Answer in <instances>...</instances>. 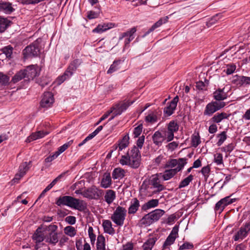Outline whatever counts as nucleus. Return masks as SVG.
Returning <instances> with one entry per match:
<instances>
[{
  "instance_id": "obj_32",
  "label": "nucleus",
  "mask_w": 250,
  "mask_h": 250,
  "mask_svg": "<svg viewBox=\"0 0 250 250\" xmlns=\"http://www.w3.org/2000/svg\"><path fill=\"white\" fill-rule=\"evenodd\" d=\"M63 176V174H62L55 178L46 188L42 191L39 197L42 198L44 196L45 193L49 191L57 183V182Z\"/></svg>"
},
{
  "instance_id": "obj_38",
  "label": "nucleus",
  "mask_w": 250,
  "mask_h": 250,
  "mask_svg": "<svg viewBox=\"0 0 250 250\" xmlns=\"http://www.w3.org/2000/svg\"><path fill=\"white\" fill-rule=\"evenodd\" d=\"M32 237L33 239L35 241L36 243L42 242L44 238V235L40 228L37 229Z\"/></svg>"
},
{
  "instance_id": "obj_17",
  "label": "nucleus",
  "mask_w": 250,
  "mask_h": 250,
  "mask_svg": "<svg viewBox=\"0 0 250 250\" xmlns=\"http://www.w3.org/2000/svg\"><path fill=\"white\" fill-rule=\"evenodd\" d=\"M129 136L128 135H126L123 137L122 140L119 142L118 145H114L112 147L114 148L115 150H116L118 147H119V150L121 151L128 146L129 144Z\"/></svg>"
},
{
  "instance_id": "obj_11",
  "label": "nucleus",
  "mask_w": 250,
  "mask_h": 250,
  "mask_svg": "<svg viewBox=\"0 0 250 250\" xmlns=\"http://www.w3.org/2000/svg\"><path fill=\"white\" fill-rule=\"evenodd\" d=\"M178 236V227L177 226H175L173 228L172 231L165 241L163 245V247L164 248H167V247L172 245Z\"/></svg>"
},
{
  "instance_id": "obj_25",
  "label": "nucleus",
  "mask_w": 250,
  "mask_h": 250,
  "mask_svg": "<svg viewBox=\"0 0 250 250\" xmlns=\"http://www.w3.org/2000/svg\"><path fill=\"white\" fill-rule=\"evenodd\" d=\"M0 10L6 14H10L14 9L10 3L2 2L0 3Z\"/></svg>"
},
{
  "instance_id": "obj_30",
  "label": "nucleus",
  "mask_w": 250,
  "mask_h": 250,
  "mask_svg": "<svg viewBox=\"0 0 250 250\" xmlns=\"http://www.w3.org/2000/svg\"><path fill=\"white\" fill-rule=\"evenodd\" d=\"M229 115L225 113L222 112L218 113L214 115L210 119V121L215 123H219L221 122L223 119H227Z\"/></svg>"
},
{
  "instance_id": "obj_26",
  "label": "nucleus",
  "mask_w": 250,
  "mask_h": 250,
  "mask_svg": "<svg viewBox=\"0 0 250 250\" xmlns=\"http://www.w3.org/2000/svg\"><path fill=\"white\" fill-rule=\"evenodd\" d=\"M116 198L115 192L113 190H107L104 195L105 201L108 204H111Z\"/></svg>"
},
{
  "instance_id": "obj_44",
  "label": "nucleus",
  "mask_w": 250,
  "mask_h": 250,
  "mask_svg": "<svg viewBox=\"0 0 250 250\" xmlns=\"http://www.w3.org/2000/svg\"><path fill=\"white\" fill-rule=\"evenodd\" d=\"M64 233L70 237H74L76 234L77 230L73 227L68 226L64 229Z\"/></svg>"
},
{
  "instance_id": "obj_59",
  "label": "nucleus",
  "mask_w": 250,
  "mask_h": 250,
  "mask_svg": "<svg viewBox=\"0 0 250 250\" xmlns=\"http://www.w3.org/2000/svg\"><path fill=\"white\" fill-rule=\"evenodd\" d=\"M142 129H143L142 125H140L134 128V131H133V134H134V137L137 138L141 134V133L142 131Z\"/></svg>"
},
{
  "instance_id": "obj_12",
  "label": "nucleus",
  "mask_w": 250,
  "mask_h": 250,
  "mask_svg": "<svg viewBox=\"0 0 250 250\" xmlns=\"http://www.w3.org/2000/svg\"><path fill=\"white\" fill-rule=\"evenodd\" d=\"M250 230V223H247L245 225L242 227L237 233L234 236V241H238L239 239H243L246 237L248 232Z\"/></svg>"
},
{
  "instance_id": "obj_37",
  "label": "nucleus",
  "mask_w": 250,
  "mask_h": 250,
  "mask_svg": "<svg viewBox=\"0 0 250 250\" xmlns=\"http://www.w3.org/2000/svg\"><path fill=\"white\" fill-rule=\"evenodd\" d=\"M26 77V72L23 70L18 71L12 78L11 82L15 83Z\"/></svg>"
},
{
  "instance_id": "obj_8",
  "label": "nucleus",
  "mask_w": 250,
  "mask_h": 250,
  "mask_svg": "<svg viewBox=\"0 0 250 250\" xmlns=\"http://www.w3.org/2000/svg\"><path fill=\"white\" fill-rule=\"evenodd\" d=\"M161 173H156L152 175L149 178V183L153 188L156 189L153 193H156L163 190L165 189L164 186L161 184Z\"/></svg>"
},
{
  "instance_id": "obj_51",
  "label": "nucleus",
  "mask_w": 250,
  "mask_h": 250,
  "mask_svg": "<svg viewBox=\"0 0 250 250\" xmlns=\"http://www.w3.org/2000/svg\"><path fill=\"white\" fill-rule=\"evenodd\" d=\"M200 138L198 134L193 135L191 139L192 146L193 147H196L200 143Z\"/></svg>"
},
{
  "instance_id": "obj_5",
  "label": "nucleus",
  "mask_w": 250,
  "mask_h": 250,
  "mask_svg": "<svg viewBox=\"0 0 250 250\" xmlns=\"http://www.w3.org/2000/svg\"><path fill=\"white\" fill-rule=\"evenodd\" d=\"M104 194V191L93 186L84 190L83 196L90 199H99Z\"/></svg>"
},
{
  "instance_id": "obj_14",
  "label": "nucleus",
  "mask_w": 250,
  "mask_h": 250,
  "mask_svg": "<svg viewBox=\"0 0 250 250\" xmlns=\"http://www.w3.org/2000/svg\"><path fill=\"white\" fill-rule=\"evenodd\" d=\"M179 97L178 96H176L169 103V104L167 105V106L164 108V113L167 116L171 115L173 113L175 110L176 109Z\"/></svg>"
},
{
  "instance_id": "obj_35",
  "label": "nucleus",
  "mask_w": 250,
  "mask_h": 250,
  "mask_svg": "<svg viewBox=\"0 0 250 250\" xmlns=\"http://www.w3.org/2000/svg\"><path fill=\"white\" fill-rule=\"evenodd\" d=\"M63 176V174H62L55 178L46 188L42 191L39 197L42 198L44 196L45 193L49 191L57 183V182Z\"/></svg>"
},
{
  "instance_id": "obj_31",
  "label": "nucleus",
  "mask_w": 250,
  "mask_h": 250,
  "mask_svg": "<svg viewBox=\"0 0 250 250\" xmlns=\"http://www.w3.org/2000/svg\"><path fill=\"white\" fill-rule=\"evenodd\" d=\"M111 184V178L110 173H105L101 181V185L104 188H108Z\"/></svg>"
},
{
  "instance_id": "obj_19",
  "label": "nucleus",
  "mask_w": 250,
  "mask_h": 250,
  "mask_svg": "<svg viewBox=\"0 0 250 250\" xmlns=\"http://www.w3.org/2000/svg\"><path fill=\"white\" fill-rule=\"evenodd\" d=\"M140 207L139 200L136 198H133L130 202V205L128 208V214H134L138 210Z\"/></svg>"
},
{
  "instance_id": "obj_41",
  "label": "nucleus",
  "mask_w": 250,
  "mask_h": 250,
  "mask_svg": "<svg viewBox=\"0 0 250 250\" xmlns=\"http://www.w3.org/2000/svg\"><path fill=\"white\" fill-rule=\"evenodd\" d=\"M156 239L154 237L148 239L143 245L144 250H151L155 243Z\"/></svg>"
},
{
  "instance_id": "obj_40",
  "label": "nucleus",
  "mask_w": 250,
  "mask_h": 250,
  "mask_svg": "<svg viewBox=\"0 0 250 250\" xmlns=\"http://www.w3.org/2000/svg\"><path fill=\"white\" fill-rule=\"evenodd\" d=\"M167 17H166L164 19H160L158 21H157L155 23H154L151 27L148 30V31H147L144 36H146L147 35H148L150 32L154 31L156 28L160 27L161 25L163 24L164 23H166L167 21Z\"/></svg>"
},
{
  "instance_id": "obj_2",
  "label": "nucleus",
  "mask_w": 250,
  "mask_h": 250,
  "mask_svg": "<svg viewBox=\"0 0 250 250\" xmlns=\"http://www.w3.org/2000/svg\"><path fill=\"white\" fill-rule=\"evenodd\" d=\"M187 164V159L180 158L171 159L167 161L165 165V167L169 168L165 172H179L182 170L185 165Z\"/></svg>"
},
{
  "instance_id": "obj_53",
  "label": "nucleus",
  "mask_w": 250,
  "mask_h": 250,
  "mask_svg": "<svg viewBox=\"0 0 250 250\" xmlns=\"http://www.w3.org/2000/svg\"><path fill=\"white\" fill-rule=\"evenodd\" d=\"M73 141H70L64 144L58 148V150L57 151L59 154H61L63 152H64L72 144Z\"/></svg>"
},
{
  "instance_id": "obj_16",
  "label": "nucleus",
  "mask_w": 250,
  "mask_h": 250,
  "mask_svg": "<svg viewBox=\"0 0 250 250\" xmlns=\"http://www.w3.org/2000/svg\"><path fill=\"white\" fill-rule=\"evenodd\" d=\"M48 134V132L43 131H39L34 133H32L27 138L26 142L30 143L37 139L43 138Z\"/></svg>"
},
{
  "instance_id": "obj_50",
  "label": "nucleus",
  "mask_w": 250,
  "mask_h": 250,
  "mask_svg": "<svg viewBox=\"0 0 250 250\" xmlns=\"http://www.w3.org/2000/svg\"><path fill=\"white\" fill-rule=\"evenodd\" d=\"M31 162H24L22 163L19 167V172H26L29 170L31 167Z\"/></svg>"
},
{
  "instance_id": "obj_64",
  "label": "nucleus",
  "mask_w": 250,
  "mask_h": 250,
  "mask_svg": "<svg viewBox=\"0 0 250 250\" xmlns=\"http://www.w3.org/2000/svg\"><path fill=\"white\" fill-rule=\"evenodd\" d=\"M193 247L192 244L186 242L184 243L180 247V250H189L191 249Z\"/></svg>"
},
{
  "instance_id": "obj_29",
  "label": "nucleus",
  "mask_w": 250,
  "mask_h": 250,
  "mask_svg": "<svg viewBox=\"0 0 250 250\" xmlns=\"http://www.w3.org/2000/svg\"><path fill=\"white\" fill-rule=\"evenodd\" d=\"M26 72V77L29 78H33L37 76V70L34 65L28 66L26 69H23Z\"/></svg>"
},
{
  "instance_id": "obj_63",
  "label": "nucleus",
  "mask_w": 250,
  "mask_h": 250,
  "mask_svg": "<svg viewBox=\"0 0 250 250\" xmlns=\"http://www.w3.org/2000/svg\"><path fill=\"white\" fill-rule=\"evenodd\" d=\"M214 161L215 162L217 165H220L223 163V156L220 153L216 154L214 156Z\"/></svg>"
},
{
  "instance_id": "obj_20",
  "label": "nucleus",
  "mask_w": 250,
  "mask_h": 250,
  "mask_svg": "<svg viewBox=\"0 0 250 250\" xmlns=\"http://www.w3.org/2000/svg\"><path fill=\"white\" fill-rule=\"evenodd\" d=\"M227 94L224 91V88H219L213 93V97L216 101H223L227 99Z\"/></svg>"
},
{
  "instance_id": "obj_48",
  "label": "nucleus",
  "mask_w": 250,
  "mask_h": 250,
  "mask_svg": "<svg viewBox=\"0 0 250 250\" xmlns=\"http://www.w3.org/2000/svg\"><path fill=\"white\" fill-rule=\"evenodd\" d=\"M178 129L179 125L177 123L174 121H170L167 125V130L173 133L177 132Z\"/></svg>"
},
{
  "instance_id": "obj_36",
  "label": "nucleus",
  "mask_w": 250,
  "mask_h": 250,
  "mask_svg": "<svg viewBox=\"0 0 250 250\" xmlns=\"http://www.w3.org/2000/svg\"><path fill=\"white\" fill-rule=\"evenodd\" d=\"M122 61L120 60H115L110 65L109 69L107 70V74H112V73L117 71L121 68V64Z\"/></svg>"
},
{
  "instance_id": "obj_43",
  "label": "nucleus",
  "mask_w": 250,
  "mask_h": 250,
  "mask_svg": "<svg viewBox=\"0 0 250 250\" xmlns=\"http://www.w3.org/2000/svg\"><path fill=\"white\" fill-rule=\"evenodd\" d=\"M10 23V21L6 18L0 17V32H4Z\"/></svg>"
},
{
  "instance_id": "obj_57",
  "label": "nucleus",
  "mask_w": 250,
  "mask_h": 250,
  "mask_svg": "<svg viewBox=\"0 0 250 250\" xmlns=\"http://www.w3.org/2000/svg\"><path fill=\"white\" fill-rule=\"evenodd\" d=\"M157 117L153 113L148 114L146 117V121L151 123L156 122L157 121Z\"/></svg>"
},
{
  "instance_id": "obj_55",
  "label": "nucleus",
  "mask_w": 250,
  "mask_h": 250,
  "mask_svg": "<svg viewBox=\"0 0 250 250\" xmlns=\"http://www.w3.org/2000/svg\"><path fill=\"white\" fill-rule=\"evenodd\" d=\"M174 133L168 130L164 131V136L165 138V140L167 139V142H170L172 141L174 138Z\"/></svg>"
},
{
  "instance_id": "obj_46",
  "label": "nucleus",
  "mask_w": 250,
  "mask_h": 250,
  "mask_svg": "<svg viewBox=\"0 0 250 250\" xmlns=\"http://www.w3.org/2000/svg\"><path fill=\"white\" fill-rule=\"evenodd\" d=\"M79 64L80 62L79 60H74L73 62L71 63V64L69 65V67H68L66 71H68L69 72L71 73L72 75L74 71H75L77 69Z\"/></svg>"
},
{
  "instance_id": "obj_4",
  "label": "nucleus",
  "mask_w": 250,
  "mask_h": 250,
  "mask_svg": "<svg viewBox=\"0 0 250 250\" xmlns=\"http://www.w3.org/2000/svg\"><path fill=\"white\" fill-rule=\"evenodd\" d=\"M40 49L38 41L27 46L23 51L24 58L25 59L37 57L40 54Z\"/></svg>"
},
{
  "instance_id": "obj_45",
  "label": "nucleus",
  "mask_w": 250,
  "mask_h": 250,
  "mask_svg": "<svg viewBox=\"0 0 250 250\" xmlns=\"http://www.w3.org/2000/svg\"><path fill=\"white\" fill-rule=\"evenodd\" d=\"M71 76V73L69 72L68 71H65L62 75L59 76L57 78V82L58 83V84H61L65 80L69 78Z\"/></svg>"
},
{
  "instance_id": "obj_6",
  "label": "nucleus",
  "mask_w": 250,
  "mask_h": 250,
  "mask_svg": "<svg viewBox=\"0 0 250 250\" xmlns=\"http://www.w3.org/2000/svg\"><path fill=\"white\" fill-rule=\"evenodd\" d=\"M127 154L132 162V167L138 168L140 166L141 161V154L138 148L134 146Z\"/></svg>"
},
{
  "instance_id": "obj_1",
  "label": "nucleus",
  "mask_w": 250,
  "mask_h": 250,
  "mask_svg": "<svg viewBox=\"0 0 250 250\" xmlns=\"http://www.w3.org/2000/svg\"><path fill=\"white\" fill-rule=\"evenodd\" d=\"M58 206H66L71 208L81 210L82 204L80 200L70 196H60L56 201Z\"/></svg>"
},
{
  "instance_id": "obj_34",
  "label": "nucleus",
  "mask_w": 250,
  "mask_h": 250,
  "mask_svg": "<svg viewBox=\"0 0 250 250\" xmlns=\"http://www.w3.org/2000/svg\"><path fill=\"white\" fill-rule=\"evenodd\" d=\"M63 176V174H62L55 178L46 188L42 191L39 197L42 198L44 196L45 193L49 191L57 183V182Z\"/></svg>"
},
{
  "instance_id": "obj_52",
  "label": "nucleus",
  "mask_w": 250,
  "mask_h": 250,
  "mask_svg": "<svg viewBox=\"0 0 250 250\" xmlns=\"http://www.w3.org/2000/svg\"><path fill=\"white\" fill-rule=\"evenodd\" d=\"M2 51L7 58H11L13 52L12 47L10 45L5 46L2 48Z\"/></svg>"
},
{
  "instance_id": "obj_28",
  "label": "nucleus",
  "mask_w": 250,
  "mask_h": 250,
  "mask_svg": "<svg viewBox=\"0 0 250 250\" xmlns=\"http://www.w3.org/2000/svg\"><path fill=\"white\" fill-rule=\"evenodd\" d=\"M97 250H105V240L103 235H100L97 237L96 244Z\"/></svg>"
},
{
  "instance_id": "obj_58",
  "label": "nucleus",
  "mask_w": 250,
  "mask_h": 250,
  "mask_svg": "<svg viewBox=\"0 0 250 250\" xmlns=\"http://www.w3.org/2000/svg\"><path fill=\"white\" fill-rule=\"evenodd\" d=\"M100 15V11L95 12L89 11L87 12V18L89 20L94 19L98 18Z\"/></svg>"
},
{
  "instance_id": "obj_39",
  "label": "nucleus",
  "mask_w": 250,
  "mask_h": 250,
  "mask_svg": "<svg viewBox=\"0 0 250 250\" xmlns=\"http://www.w3.org/2000/svg\"><path fill=\"white\" fill-rule=\"evenodd\" d=\"M45 239L46 242L55 245L58 242V233H49Z\"/></svg>"
},
{
  "instance_id": "obj_3",
  "label": "nucleus",
  "mask_w": 250,
  "mask_h": 250,
  "mask_svg": "<svg viewBox=\"0 0 250 250\" xmlns=\"http://www.w3.org/2000/svg\"><path fill=\"white\" fill-rule=\"evenodd\" d=\"M126 214V210L125 208L118 206L111 216V219L117 225H123Z\"/></svg>"
},
{
  "instance_id": "obj_33",
  "label": "nucleus",
  "mask_w": 250,
  "mask_h": 250,
  "mask_svg": "<svg viewBox=\"0 0 250 250\" xmlns=\"http://www.w3.org/2000/svg\"><path fill=\"white\" fill-rule=\"evenodd\" d=\"M63 176V174H62L55 178L46 188L42 191L39 197L42 198L44 196L45 193L49 191L57 183V182Z\"/></svg>"
},
{
  "instance_id": "obj_56",
  "label": "nucleus",
  "mask_w": 250,
  "mask_h": 250,
  "mask_svg": "<svg viewBox=\"0 0 250 250\" xmlns=\"http://www.w3.org/2000/svg\"><path fill=\"white\" fill-rule=\"evenodd\" d=\"M9 78L2 72H0V83L6 84L8 83Z\"/></svg>"
},
{
  "instance_id": "obj_18",
  "label": "nucleus",
  "mask_w": 250,
  "mask_h": 250,
  "mask_svg": "<svg viewBox=\"0 0 250 250\" xmlns=\"http://www.w3.org/2000/svg\"><path fill=\"white\" fill-rule=\"evenodd\" d=\"M165 140L164 135L160 131H156L152 136V140L155 145L158 146L162 145Z\"/></svg>"
},
{
  "instance_id": "obj_24",
  "label": "nucleus",
  "mask_w": 250,
  "mask_h": 250,
  "mask_svg": "<svg viewBox=\"0 0 250 250\" xmlns=\"http://www.w3.org/2000/svg\"><path fill=\"white\" fill-rule=\"evenodd\" d=\"M154 223L149 213L145 215L140 221L139 225L141 227L148 226Z\"/></svg>"
},
{
  "instance_id": "obj_47",
  "label": "nucleus",
  "mask_w": 250,
  "mask_h": 250,
  "mask_svg": "<svg viewBox=\"0 0 250 250\" xmlns=\"http://www.w3.org/2000/svg\"><path fill=\"white\" fill-rule=\"evenodd\" d=\"M120 163L122 165H128L132 167V166L131 165L132 164V162L127 154L122 156L120 160Z\"/></svg>"
},
{
  "instance_id": "obj_23",
  "label": "nucleus",
  "mask_w": 250,
  "mask_h": 250,
  "mask_svg": "<svg viewBox=\"0 0 250 250\" xmlns=\"http://www.w3.org/2000/svg\"><path fill=\"white\" fill-rule=\"evenodd\" d=\"M112 23H104L99 24L93 30V32L97 33H102L107 30L110 29L112 27Z\"/></svg>"
},
{
  "instance_id": "obj_62",
  "label": "nucleus",
  "mask_w": 250,
  "mask_h": 250,
  "mask_svg": "<svg viewBox=\"0 0 250 250\" xmlns=\"http://www.w3.org/2000/svg\"><path fill=\"white\" fill-rule=\"evenodd\" d=\"M234 146V145L233 143H230L223 147L222 149L226 153H229L233 150Z\"/></svg>"
},
{
  "instance_id": "obj_61",
  "label": "nucleus",
  "mask_w": 250,
  "mask_h": 250,
  "mask_svg": "<svg viewBox=\"0 0 250 250\" xmlns=\"http://www.w3.org/2000/svg\"><path fill=\"white\" fill-rule=\"evenodd\" d=\"M24 173H17L14 178L11 181L12 184H14L16 183H18L19 181L24 176Z\"/></svg>"
},
{
  "instance_id": "obj_22",
  "label": "nucleus",
  "mask_w": 250,
  "mask_h": 250,
  "mask_svg": "<svg viewBox=\"0 0 250 250\" xmlns=\"http://www.w3.org/2000/svg\"><path fill=\"white\" fill-rule=\"evenodd\" d=\"M158 204V199H151L142 205V209L146 211L151 208L156 207Z\"/></svg>"
},
{
  "instance_id": "obj_7",
  "label": "nucleus",
  "mask_w": 250,
  "mask_h": 250,
  "mask_svg": "<svg viewBox=\"0 0 250 250\" xmlns=\"http://www.w3.org/2000/svg\"><path fill=\"white\" fill-rule=\"evenodd\" d=\"M225 106V103L223 102H213L208 104L204 112L205 115L211 116L216 111Z\"/></svg>"
},
{
  "instance_id": "obj_27",
  "label": "nucleus",
  "mask_w": 250,
  "mask_h": 250,
  "mask_svg": "<svg viewBox=\"0 0 250 250\" xmlns=\"http://www.w3.org/2000/svg\"><path fill=\"white\" fill-rule=\"evenodd\" d=\"M165 211L161 209H156L149 213L153 222L158 221L164 213Z\"/></svg>"
},
{
  "instance_id": "obj_13",
  "label": "nucleus",
  "mask_w": 250,
  "mask_h": 250,
  "mask_svg": "<svg viewBox=\"0 0 250 250\" xmlns=\"http://www.w3.org/2000/svg\"><path fill=\"white\" fill-rule=\"evenodd\" d=\"M133 103L134 101H126L116 105L115 107L113 108L114 111L113 114H115V116L121 114L123 111H125Z\"/></svg>"
},
{
  "instance_id": "obj_60",
  "label": "nucleus",
  "mask_w": 250,
  "mask_h": 250,
  "mask_svg": "<svg viewBox=\"0 0 250 250\" xmlns=\"http://www.w3.org/2000/svg\"><path fill=\"white\" fill-rule=\"evenodd\" d=\"M236 69V66L234 64H229L226 67V69L225 70L228 75H230L233 73Z\"/></svg>"
},
{
  "instance_id": "obj_10",
  "label": "nucleus",
  "mask_w": 250,
  "mask_h": 250,
  "mask_svg": "<svg viewBox=\"0 0 250 250\" xmlns=\"http://www.w3.org/2000/svg\"><path fill=\"white\" fill-rule=\"evenodd\" d=\"M230 196H227L219 201L215 205L214 210L221 213L223 211L226 207L233 203L235 199H230Z\"/></svg>"
},
{
  "instance_id": "obj_21",
  "label": "nucleus",
  "mask_w": 250,
  "mask_h": 250,
  "mask_svg": "<svg viewBox=\"0 0 250 250\" xmlns=\"http://www.w3.org/2000/svg\"><path fill=\"white\" fill-rule=\"evenodd\" d=\"M102 225L104 232L110 235H113L115 233V229L112 228V223L109 220H104Z\"/></svg>"
},
{
  "instance_id": "obj_49",
  "label": "nucleus",
  "mask_w": 250,
  "mask_h": 250,
  "mask_svg": "<svg viewBox=\"0 0 250 250\" xmlns=\"http://www.w3.org/2000/svg\"><path fill=\"white\" fill-rule=\"evenodd\" d=\"M217 137L219 138V140L217 143V145L218 146H221L227 138L226 132L223 131L221 133L218 134Z\"/></svg>"
},
{
  "instance_id": "obj_15",
  "label": "nucleus",
  "mask_w": 250,
  "mask_h": 250,
  "mask_svg": "<svg viewBox=\"0 0 250 250\" xmlns=\"http://www.w3.org/2000/svg\"><path fill=\"white\" fill-rule=\"evenodd\" d=\"M136 29L135 27L132 28L129 31L122 33L119 37V40H121L125 37H127L125 39V45L129 44V42L134 39L133 34L136 32Z\"/></svg>"
},
{
  "instance_id": "obj_9",
  "label": "nucleus",
  "mask_w": 250,
  "mask_h": 250,
  "mask_svg": "<svg viewBox=\"0 0 250 250\" xmlns=\"http://www.w3.org/2000/svg\"><path fill=\"white\" fill-rule=\"evenodd\" d=\"M54 102V98L53 94L50 92H46L42 96L40 105L43 108H48L52 105Z\"/></svg>"
},
{
  "instance_id": "obj_54",
  "label": "nucleus",
  "mask_w": 250,
  "mask_h": 250,
  "mask_svg": "<svg viewBox=\"0 0 250 250\" xmlns=\"http://www.w3.org/2000/svg\"><path fill=\"white\" fill-rule=\"evenodd\" d=\"M88 235L90 239L91 243L93 245L96 240V235L93 233V229L92 227H89L88 230Z\"/></svg>"
},
{
  "instance_id": "obj_42",
  "label": "nucleus",
  "mask_w": 250,
  "mask_h": 250,
  "mask_svg": "<svg viewBox=\"0 0 250 250\" xmlns=\"http://www.w3.org/2000/svg\"><path fill=\"white\" fill-rule=\"evenodd\" d=\"M193 176L191 174L189 175L187 177H186L182 181H181V182L180 183L179 185L178 188H182L188 186L189 184V183L193 180Z\"/></svg>"
}]
</instances>
